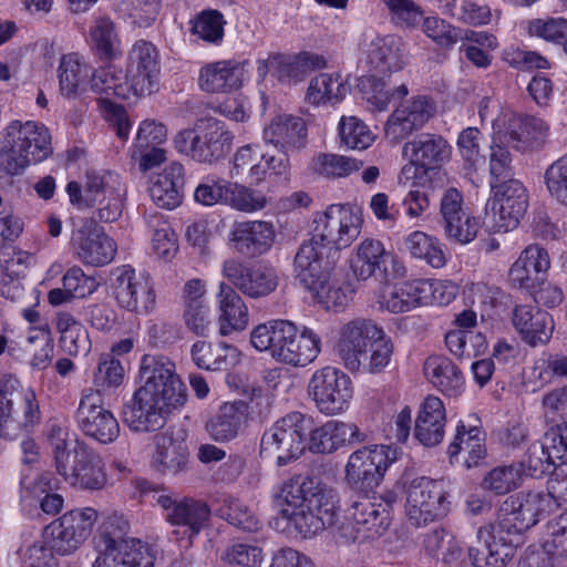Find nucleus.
I'll use <instances>...</instances> for the list:
<instances>
[{
	"instance_id": "obj_1",
	"label": "nucleus",
	"mask_w": 567,
	"mask_h": 567,
	"mask_svg": "<svg viewBox=\"0 0 567 567\" xmlns=\"http://www.w3.org/2000/svg\"><path fill=\"white\" fill-rule=\"evenodd\" d=\"M550 497L543 492H519L501 505L497 518L477 529V545L468 547L474 567H505L523 544V534L549 515Z\"/></svg>"
},
{
	"instance_id": "obj_2",
	"label": "nucleus",
	"mask_w": 567,
	"mask_h": 567,
	"mask_svg": "<svg viewBox=\"0 0 567 567\" xmlns=\"http://www.w3.org/2000/svg\"><path fill=\"white\" fill-rule=\"evenodd\" d=\"M140 379L144 384L123 406V422L135 432L158 431L167 416L185 404L186 386L173 362L150 354L142 358Z\"/></svg>"
},
{
	"instance_id": "obj_3",
	"label": "nucleus",
	"mask_w": 567,
	"mask_h": 567,
	"mask_svg": "<svg viewBox=\"0 0 567 567\" xmlns=\"http://www.w3.org/2000/svg\"><path fill=\"white\" fill-rule=\"evenodd\" d=\"M316 234L309 241H303L298 248L293 267H297L307 281H311V271L327 274L336 269L341 257V248L348 247L361 233L362 215H319L315 219Z\"/></svg>"
},
{
	"instance_id": "obj_4",
	"label": "nucleus",
	"mask_w": 567,
	"mask_h": 567,
	"mask_svg": "<svg viewBox=\"0 0 567 567\" xmlns=\"http://www.w3.org/2000/svg\"><path fill=\"white\" fill-rule=\"evenodd\" d=\"M311 417L292 411L278 419L260 439L261 457H275L278 466L298 460L307 450Z\"/></svg>"
},
{
	"instance_id": "obj_5",
	"label": "nucleus",
	"mask_w": 567,
	"mask_h": 567,
	"mask_svg": "<svg viewBox=\"0 0 567 567\" xmlns=\"http://www.w3.org/2000/svg\"><path fill=\"white\" fill-rule=\"evenodd\" d=\"M233 137L224 122L200 118L193 128L181 131L174 143L179 153L198 163L212 164L230 152Z\"/></svg>"
},
{
	"instance_id": "obj_6",
	"label": "nucleus",
	"mask_w": 567,
	"mask_h": 567,
	"mask_svg": "<svg viewBox=\"0 0 567 567\" xmlns=\"http://www.w3.org/2000/svg\"><path fill=\"white\" fill-rule=\"evenodd\" d=\"M85 177L84 187L74 181L66 186L70 202L76 209L96 208L101 213L121 208V196L124 189L117 174L91 171Z\"/></svg>"
},
{
	"instance_id": "obj_7",
	"label": "nucleus",
	"mask_w": 567,
	"mask_h": 567,
	"mask_svg": "<svg viewBox=\"0 0 567 567\" xmlns=\"http://www.w3.org/2000/svg\"><path fill=\"white\" fill-rule=\"evenodd\" d=\"M337 520L334 496L330 493L321 494L319 498L311 495L298 509L280 508L276 517V527L282 522V529L292 526L301 537L310 538L333 526Z\"/></svg>"
},
{
	"instance_id": "obj_8",
	"label": "nucleus",
	"mask_w": 567,
	"mask_h": 567,
	"mask_svg": "<svg viewBox=\"0 0 567 567\" xmlns=\"http://www.w3.org/2000/svg\"><path fill=\"white\" fill-rule=\"evenodd\" d=\"M350 267L358 280L365 281L373 277L384 285L405 275L404 265L374 239H365L357 247Z\"/></svg>"
},
{
	"instance_id": "obj_9",
	"label": "nucleus",
	"mask_w": 567,
	"mask_h": 567,
	"mask_svg": "<svg viewBox=\"0 0 567 567\" xmlns=\"http://www.w3.org/2000/svg\"><path fill=\"white\" fill-rule=\"evenodd\" d=\"M70 220L72 243L80 260L85 265L102 267L114 259L116 245L95 218L75 215Z\"/></svg>"
},
{
	"instance_id": "obj_10",
	"label": "nucleus",
	"mask_w": 567,
	"mask_h": 567,
	"mask_svg": "<svg viewBox=\"0 0 567 567\" xmlns=\"http://www.w3.org/2000/svg\"><path fill=\"white\" fill-rule=\"evenodd\" d=\"M386 445L364 446L354 451L346 465V482L351 489L370 493L377 487L394 457Z\"/></svg>"
},
{
	"instance_id": "obj_11",
	"label": "nucleus",
	"mask_w": 567,
	"mask_h": 567,
	"mask_svg": "<svg viewBox=\"0 0 567 567\" xmlns=\"http://www.w3.org/2000/svg\"><path fill=\"white\" fill-rule=\"evenodd\" d=\"M449 502L441 481L422 476L411 481L406 489V514L414 526L425 525L447 513Z\"/></svg>"
},
{
	"instance_id": "obj_12",
	"label": "nucleus",
	"mask_w": 567,
	"mask_h": 567,
	"mask_svg": "<svg viewBox=\"0 0 567 567\" xmlns=\"http://www.w3.org/2000/svg\"><path fill=\"white\" fill-rule=\"evenodd\" d=\"M69 461L58 458L56 472L73 487L97 491L104 487L106 474L99 454L84 442L75 441Z\"/></svg>"
},
{
	"instance_id": "obj_13",
	"label": "nucleus",
	"mask_w": 567,
	"mask_h": 567,
	"mask_svg": "<svg viewBox=\"0 0 567 567\" xmlns=\"http://www.w3.org/2000/svg\"><path fill=\"white\" fill-rule=\"evenodd\" d=\"M75 420L86 436L100 443H112L120 435L118 422L113 413L104 408L100 390L85 389L82 391Z\"/></svg>"
},
{
	"instance_id": "obj_14",
	"label": "nucleus",
	"mask_w": 567,
	"mask_h": 567,
	"mask_svg": "<svg viewBox=\"0 0 567 567\" xmlns=\"http://www.w3.org/2000/svg\"><path fill=\"white\" fill-rule=\"evenodd\" d=\"M96 519L97 513L93 508L70 511L49 524L44 534L56 554L69 555L90 536Z\"/></svg>"
},
{
	"instance_id": "obj_15",
	"label": "nucleus",
	"mask_w": 567,
	"mask_h": 567,
	"mask_svg": "<svg viewBox=\"0 0 567 567\" xmlns=\"http://www.w3.org/2000/svg\"><path fill=\"white\" fill-rule=\"evenodd\" d=\"M128 523L123 517L111 516L103 524L99 547L117 567H146L148 561L144 546L136 538H127Z\"/></svg>"
},
{
	"instance_id": "obj_16",
	"label": "nucleus",
	"mask_w": 567,
	"mask_h": 567,
	"mask_svg": "<svg viewBox=\"0 0 567 567\" xmlns=\"http://www.w3.org/2000/svg\"><path fill=\"white\" fill-rule=\"evenodd\" d=\"M451 154V145L441 135L420 134L403 146V155L409 163L402 167L401 174L405 179L415 178L419 169L429 174L447 163Z\"/></svg>"
},
{
	"instance_id": "obj_17",
	"label": "nucleus",
	"mask_w": 567,
	"mask_h": 567,
	"mask_svg": "<svg viewBox=\"0 0 567 567\" xmlns=\"http://www.w3.org/2000/svg\"><path fill=\"white\" fill-rule=\"evenodd\" d=\"M309 394L320 412L338 414L347 408L352 396L351 380L337 368L324 367L312 375Z\"/></svg>"
},
{
	"instance_id": "obj_18",
	"label": "nucleus",
	"mask_w": 567,
	"mask_h": 567,
	"mask_svg": "<svg viewBox=\"0 0 567 567\" xmlns=\"http://www.w3.org/2000/svg\"><path fill=\"white\" fill-rule=\"evenodd\" d=\"M383 329L373 320L355 318L340 328L337 352L344 367L358 371L368 359L369 347L382 337Z\"/></svg>"
},
{
	"instance_id": "obj_19",
	"label": "nucleus",
	"mask_w": 567,
	"mask_h": 567,
	"mask_svg": "<svg viewBox=\"0 0 567 567\" xmlns=\"http://www.w3.org/2000/svg\"><path fill=\"white\" fill-rule=\"evenodd\" d=\"M223 275L235 290L259 299L269 296L278 287L275 268L265 264L246 265L236 259H227L223 265Z\"/></svg>"
},
{
	"instance_id": "obj_20",
	"label": "nucleus",
	"mask_w": 567,
	"mask_h": 567,
	"mask_svg": "<svg viewBox=\"0 0 567 567\" xmlns=\"http://www.w3.org/2000/svg\"><path fill=\"white\" fill-rule=\"evenodd\" d=\"M117 271L113 289L118 306L136 313L151 311L156 300L151 278L143 274H136L130 266H123Z\"/></svg>"
},
{
	"instance_id": "obj_21",
	"label": "nucleus",
	"mask_w": 567,
	"mask_h": 567,
	"mask_svg": "<svg viewBox=\"0 0 567 567\" xmlns=\"http://www.w3.org/2000/svg\"><path fill=\"white\" fill-rule=\"evenodd\" d=\"M155 501L165 511L169 524L186 527L188 538L197 536L209 520L210 508L204 501L166 494H159Z\"/></svg>"
},
{
	"instance_id": "obj_22",
	"label": "nucleus",
	"mask_w": 567,
	"mask_h": 567,
	"mask_svg": "<svg viewBox=\"0 0 567 567\" xmlns=\"http://www.w3.org/2000/svg\"><path fill=\"white\" fill-rule=\"evenodd\" d=\"M434 112L435 107L426 96H415L405 101L389 116L384 126L385 136L398 143L422 128Z\"/></svg>"
},
{
	"instance_id": "obj_23",
	"label": "nucleus",
	"mask_w": 567,
	"mask_h": 567,
	"mask_svg": "<svg viewBox=\"0 0 567 567\" xmlns=\"http://www.w3.org/2000/svg\"><path fill=\"white\" fill-rule=\"evenodd\" d=\"M128 61L127 76L132 93L136 96L151 94L159 72L157 49L146 40H138L131 49Z\"/></svg>"
},
{
	"instance_id": "obj_24",
	"label": "nucleus",
	"mask_w": 567,
	"mask_h": 567,
	"mask_svg": "<svg viewBox=\"0 0 567 567\" xmlns=\"http://www.w3.org/2000/svg\"><path fill=\"white\" fill-rule=\"evenodd\" d=\"M307 449L316 454H330L344 445L360 444L368 435L353 423L331 420L318 427H310Z\"/></svg>"
},
{
	"instance_id": "obj_25",
	"label": "nucleus",
	"mask_w": 567,
	"mask_h": 567,
	"mask_svg": "<svg viewBox=\"0 0 567 567\" xmlns=\"http://www.w3.org/2000/svg\"><path fill=\"white\" fill-rule=\"evenodd\" d=\"M440 282H432L424 279L404 282L390 293L384 300L383 306L393 313H402L417 306L432 302H450L453 295L449 293L445 298L442 292L439 297L436 293L440 291Z\"/></svg>"
},
{
	"instance_id": "obj_26",
	"label": "nucleus",
	"mask_w": 567,
	"mask_h": 567,
	"mask_svg": "<svg viewBox=\"0 0 567 567\" xmlns=\"http://www.w3.org/2000/svg\"><path fill=\"white\" fill-rule=\"evenodd\" d=\"M550 260L546 249L538 245L528 246L509 270L511 282L528 291L545 285Z\"/></svg>"
},
{
	"instance_id": "obj_27",
	"label": "nucleus",
	"mask_w": 567,
	"mask_h": 567,
	"mask_svg": "<svg viewBox=\"0 0 567 567\" xmlns=\"http://www.w3.org/2000/svg\"><path fill=\"white\" fill-rule=\"evenodd\" d=\"M229 240L241 256L257 258L271 248L275 241V229L268 221L239 223L234 226Z\"/></svg>"
},
{
	"instance_id": "obj_28",
	"label": "nucleus",
	"mask_w": 567,
	"mask_h": 567,
	"mask_svg": "<svg viewBox=\"0 0 567 567\" xmlns=\"http://www.w3.org/2000/svg\"><path fill=\"white\" fill-rule=\"evenodd\" d=\"M512 320L522 339L532 347L546 343L551 338L554 320L547 311L538 306H516Z\"/></svg>"
},
{
	"instance_id": "obj_29",
	"label": "nucleus",
	"mask_w": 567,
	"mask_h": 567,
	"mask_svg": "<svg viewBox=\"0 0 567 567\" xmlns=\"http://www.w3.org/2000/svg\"><path fill=\"white\" fill-rule=\"evenodd\" d=\"M155 451L152 456V467L163 475H178L188 467L189 451L184 441L168 433L154 436Z\"/></svg>"
},
{
	"instance_id": "obj_30",
	"label": "nucleus",
	"mask_w": 567,
	"mask_h": 567,
	"mask_svg": "<svg viewBox=\"0 0 567 567\" xmlns=\"http://www.w3.org/2000/svg\"><path fill=\"white\" fill-rule=\"evenodd\" d=\"M367 63L379 73L395 72L404 65V50L401 39L394 35L367 37Z\"/></svg>"
},
{
	"instance_id": "obj_31",
	"label": "nucleus",
	"mask_w": 567,
	"mask_h": 567,
	"mask_svg": "<svg viewBox=\"0 0 567 567\" xmlns=\"http://www.w3.org/2000/svg\"><path fill=\"white\" fill-rule=\"evenodd\" d=\"M184 167L178 162L168 164L162 173L152 178L150 195L154 204L166 210L177 208L182 203Z\"/></svg>"
},
{
	"instance_id": "obj_32",
	"label": "nucleus",
	"mask_w": 567,
	"mask_h": 567,
	"mask_svg": "<svg viewBox=\"0 0 567 567\" xmlns=\"http://www.w3.org/2000/svg\"><path fill=\"white\" fill-rule=\"evenodd\" d=\"M307 127L303 118L290 114L275 116L264 128V140L280 151L300 150L306 144Z\"/></svg>"
},
{
	"instance_id": "obj_33",
	"label": "nucleus",
	"mask_w": 567,
	"mask_h": 567,
	"mask_svg": "<svg viewBox=\"0 0 567 567\" xmlns=\"http://www.w3.org/2000/svg\"><path fill=\"white\" fill-rule=\"evenodd\" d=\"M548 125L534 116L512 115L506 124L503 140L518 151L539 147L547 136Z\"/></svg>"
},
{
	"instance_id": "obj_34",
	"label": "nucleus",
	"mask_w": 567,
	"mask_h": 567,
	"mask_svg": "<svg viewBox=\"0 0 567 567\" xmlns=\"http://www.w3.org/2000/svg\"><path fill=\"white\" fill-rule=\"evenodd\" d=\"M445 422L443 402L436 396H427L415 420L414 435L424 446H435L444 437Z\"/></svg>"
},
{
	"instance_id": "obj_35",
	"label": "nucleus",
	"mask_w": 567,
	"mask_h": 567,
	"mask_svg": "<svg viewBox=\"0 0 567 567\" xmlns=\"http://www.w3.org/2000/svg\"><path fill=\"white\" fill-rule=\"evenodd\" d=\"M349 518L358 532L368 533L369 537L383 535L391 524L388 508H380L377 502L369 497V493H360L349 508Z\"/></svg>"
},
{
	"instance_id": "obj_36",
	"label": "nucleus",
	"mask_w": 567,
	"mask_h": 567,
	"mask_svg": "<svg viewBox=\"0 0 567 567\" xmlns=\"http://www.w3.org/2000/svg\"><path fill=\"white\" fill-rule=\"evenodd\" d=\"M243 65L234 60L208 63L200 69L199 86L206 92H228L241 86Z\"/></svg>"
},
{
	"instance_id": "obj_37",
	"label": "nucleus",
	"mask_w": 567,
	"mask_h": 567,
	"mask_svg": "<svg viewBox=\"0 0 567 567\" xmlns=\"http://www.w3.org/2000/svg\"><path fill=\"white\" fill-rule=\"evenodd\" d=\"M247 415V404L243 401L226 402L205 424L209 437L216 442H229L234 440Z\"/></svg>"
},
{
	"instance_id": "obj_38",
	"label": "nucleus",
	"mask_w": 567,
	"mask_h": 567,
	"mask_svg": "<svg viewBox=\"0 0 567 567\" xmlns=\"http://www.w3.org/2000/svg\"><path fill=\"white\" fill-rule=\"evenodd\" d=\"M357 87L371 112H384L393 99H403L409 94L404 83L394 85L374 75L359 78Z\"/></svg>"
},
{
	"instance_id": "obj_39",
	"label": "nucleus",
	"mask_w": 567,
	"mask_h": 567,
	"mask_svg": "<svg viewBox=\"0 0 567 567\" xmlns=\"http://www.w3.org/2000/svg\"><path fill=\"white\" fill-rule=\"evenodd\" d=\"M9 136H16L22 147L32 156L34 163L48 158L52 154L49 130L32 121L21 123L13 121L8 126Z\"/></svg>"
},
{
	"instance_id": "obj_40",
	"label": "nucleus",
	"mask_w": 567,
	"mask_h": 567,
	"mask_svg": "<svg viewBox=\"0 0 567 567\" xmlns=\"http://www.w3.org/2000/svg\"><path fill=\"white\" fill-rule=\"evenodd\" d=\"M190 354L199 369L209 371H227L239 361L237 348L221 341H197L193 344Z\"/></svg>"
},
{
	"instance_id": "obj_41",
	"label": "nucleus",
	"mask_w": 567,
	"mask_h": 567,
	"mask_svg": "<svg viewBox=\"0 0 567 567\" xmlns=\"http://www.w3.org/2000/svg\"><path fill=\"white\" fill-rule=\"evenodd\" d=\"M295 333V323L289 320H269L260 323L250 332V342L258 351H268L272 358L280 361L281 347Z\"/></svg>"
},
{
	"instance_id": "obj_42",
	"label": "nucleus",
	"mask_w": 567,
	"mask_h": 567,
	"mask_svg": "<svg viewBox=\"0 0 567 567\" xmlns=\"http://www.w3.org/2000/svg\"><path fill=\"white\" fill-rule=\"evenodd\" d=\"M427 380L442 393L456 396L464 383L463 374L454 362L444 355H431L423 365Z\"/></svg>"
},
{
	"instance_id": "obj_43",
	"label": "nucleus",
	"mask_w": 567,
	"mask_h": 567,
	"mask_svg": "<svg viewBox=\"0 0 567 567\" xmlns=\"http://www.w3.org/2000/svg\"><path fill=\"white\" fill-rule=\"evenodd\" d=\"M219 333L228 336L234 331L244 330L248 322V309L243 298L229 285L220 284L219 291Z\"/></svg>"
},
{
	"instance_id": "obj_44",
	"label": "nucleus",
	"mask_w": 567,
	"mask_h": 567,
	"mask_svg": "<svg viewBox=\"0 0 567 567\" xmlns=\"http://www.w3.org/2000/svg\"><path fill=\"white\" fill-rule=\"evenodd\" d=\"M493 196L487 200L485 213H526L528 199L526 189L517 179L499 185L492 183Z\"/></svg>"
},
{
	"instance_id": "obj_45",
	"label": "nucleus",
	"mask_w": 567,
	"mask_h": 567,
	"mask_svg": "<svg viewBox=\"0 0 567 567\" xmlns=\"http://www.w3.org/2000/svg\"><path fill=\"white\" fill-rule=\"evenodd\" d=\"M320 338L311 329L303 328L298 331L295 324V333L286 341L285 349L281 348L280 362L305 367L312 362L320 352Z\"/></svg>"
},
{
	"instance_id": "obj_46",
	"label": "nucleus",
	"mask_w": 567,
	"mask_h": 567,
	"mask_svg": "<svg viewBox=\"0 0 567 567\" xmlns=\"http://www.w3.org/2000/svg\"><path fill=\"white\" fill-rule=\"evenodd\" d=\"M330 493H332V491L321 486L317 478L297 475L282 484L275 502L278 507L286 504V508L298 509L308 502L311 495L319 497L321 494Z\"/></svg>"
},
{
	"instance_id": "obj_47",
	"label": "nucleus",
	"mask_w": 567,
	"mask_h": 567,
	"mask_svg": "<svg viewBox=\"0 0 567 567\" xmlns=\"http://www.w3.org/2000/svg\"><path fill=\"white\" fill-rule=\"evenodd\" d=\"M334 269L327 270V274H319L317 271H311V281L305 280L302 277V272L297 267H293V272L296 278L300 281V284L311 291L313 296L320 301L327 305V307H343L348 302L347 295L340 287H336L331 284V274Z\"/></svg>"
},
{
	"instance_id": "obj_48",
	"label": "nucleus",
	"mask_w": 567,
	"mask_h": 567,
	"mask_svg": "<svg viewBox=\"0 0 567 567\" xmlns=\"http://www.w3.org/2000/svg\"><path fill=\"white\" fill-rule=\"evenodd\" d=\"M89 43L103 60H111L117 54L120 39L111 18L101 16L93 20L89 30Z\"/></svg>"
},
{
	"instance_id": "obj_49",
	"label": "nucleus",
	"mask_w": 567,
	"mask_h": 567,
	"mask_svg": "<svg viewBox=\"0 0 567 567\" xmlns=\"http://www.w3.org/2000/svg\"><path fill=\"white\" fill-rule=\"evenodd\" d=\"M482 432L476 425H466L460 422L456 427L454 441L450 444L447 453L451 458L455 457L462 450L466 451L468 456L465 458L467 467L476 465L484 456L485 449L482 444Z\"/></svg>"
},
{
	"instance_id": "obj_50",
	"label": "nucleus",
	"mask_w": 567,
	"mask_h": 567,
	"mask_svg": "<svg viewBox=\"0 0 567 567\" xmlns=\"http://www.w3.org/2000/svg\"><path fill=\"white\" fill-rule=\"evenodd\" d=\"M90 68L76 53L63 55L59 66V83L62 95L75 97L81 84L87 79Z\"/></svg>"
},
{
	"instance_id": "obj_51",
	"label": "nucleus",
	"mask_w": 567,
	"mask_h": 567,
	"mask_svg": "<svg viewBox=\"0 0 567 567\" xmlns=\"http://www.w3.org/2000/svg\"><path fill=\"white\" fill-rule=\"evenodd\" d=\"M362 163L343 155L319 154L312 158L310 169L324 178H342L358 171Z\"/></svg>"
},
{
	"instance_id": "obj_52",
	"label": "nucleus",
	"mask_w": 567,
	"mask_h": 567,
	"mask_svg": "<svg viewBox=\"0 0 567 567\" xmlns=\"http://www.w3.org/2000/svg\"><path fill=\"white\" fill-rule=\"evenodd\" d=\"M32 156L22 147L16 136H9L7 131L6 137L0 145V174L19 175L31 164Z\"/></svg>"
},
{
	"instance_id": "obj_53",
	"label": "nucleus",
	"mask_w": 567,
	"mask_h": 567,
	"mask_svg": "<svg viewBox=\"0 0 567 567\" xmlns=\"http://www.w3.org/2000/svg\"><path fill=\"white\" fill-rule=\"evenodd\" d=\"M344 86L338 78L321 73L313 78L307 91V100L313 105L339 102L344 94Z\"/></svg>"
},
{
	"instance_id": "obj_54",
	"label": "nucleus",
	"mask_w": 567,
	"mask_h": 567,
	"mask_svg": "<svg viewBox=\"0 0 567 567\" xmlns=\"http://www.w3.org/2000/svg\"><path fill=\"white\" fill-rule=\"evenodd\" d=\"M91 87L97 93L126 99L130 89L128 76L111 66L101 68L92 74Z\"/></svg>"
},
{
	"instance_id": "obj_55",
	"label": "nucleus",
	"mask_w": 567,
	"mask_h": 567,
	"mask_svg": "<svg viewBox=\"0 0 567 567\" xmlns=\"http://www.w3.org/2000/svg\"><path fill=\"white\" fill-rule=\"evenodd\" d=\"M524 464H511L493 468L484 478V486L497 495L507 494L519 485Z\"/></svg>"
},
{
	"instance_id": "obj_56",
	"label": "nucleus",
	"mask_w": 567,
	"mask_h": 567,
	"mask_svg": "<svg viewBox=\"0 0 567 567\" xmlns=\"http://www.w3.org/2000/svg\"><path fill=\"white\" fill-rule=\"evenodd\" d=\"M339 133L341 142L351 150H365L374 140L369 127L355 116H342Z\"/></svg>"
},
{
	"instance_id": "obj_57",
	"label": "nucleus",
	"mask_w": 567,
	"mask_h": 567,
	"mask_svg": "<svg viewBox=\"0 0 567 567\" xmlns=\"http://www.w3.org/2000/svg\"><path fill=\"white\" fill-rule=\"evenodd\" d=\"M228 205L241 212H256L266 208L268 199L260 190L230 182L228 185Z\"/></svg>"
},
{
	"instance_id": "obj_58",
	"label": "nucleus",
	"mask_w": 567,
	"mask_h": 567,
	"mask_svg": "<svg viewBox=\"0 0 567 567\" xmlns=\"http://www.w3.org/2000/svg\"><path fill=\"white\" fill-rule=\"evenodd\" d=\"M481 218L474 215H443V225L449 237L457 243L472 241L481 227Z\"/></svg>"
},
{
	"instance_id": "obj_59",
	"label": "nucleus",
	"mask_w": 567,
	"mask_h": 567,
	"mask_svg": "<svg viewBox=\"0 0 567 567\" xmlns=\"http://www.w3.org/2000/svg\"><path fill=\"white\" fill-rule=\"evenodd\" d=\"M220 517L233 526L248 533L260 529V522L239 499H226L219 509Z\"/></svg>"
},
{
	"instance_id": "obj_60",
	"label": "nucleus",
	"mask_w": 567,
	"mask_h": 567,
	"mask_svg": "<svg viewBox=\"0 0 567 567\" xmlns=\"http://www.w3.org/2000/svg\"><path fill=\"white\" fill-rule=\"evenodd\" d=\"M286 78L296 82L301 81L307 74L327 66L323 55L313 52H300L289 58L285 55Z\"/></svg>"
},
{
	"instance_id": "obj_61",
	"label": "nucleus",
	"mask_w": 567,
	"mask_h": 567,
	"mask_svg": "<svg viewBox=\"0 0 567 567\" xmlns=\"http://www.w3.org/2000/svg\"><path fill=\"white\" fill-rule=\"evenodd\" d=\"M220 560L230 566L258 567L262 560V549L248 543H234L221 551Z\"/></svg>"
},
{
	"instance_id": "obj_62",
	"label": "nucleus",
	"mask_w": 567,
	"mask_h": 567,
	"mask_svg": "<svg viewBox=\"0 0 567 567\" xmlns=\"http://www.w3.org/2000/svg\"><path fill=\"white\" fill-rule=\"evenodd\" d=\"M554 458L556 456L551 453V444L547 446L533 445L528 450L527 458L517 464H524L523 475L537 477L543 474H550L557 467Z\"/></svg>"
},
{
	"instance_id": "obj_63",
	"label": "nucleus",
	"mask_w": 567,
	"mask_h": 567,
	"mask_svg": "<svg viewBox=\"0 0 567 567\" xmlns=\"http://www.w3.org/2000/svg\"><path fill=\"white\" fill-rule=\"evenodd\" d=\"M547 548L554 555L555 567H567V509L554 522Z\"/></svg>"
},
{
	"instance_id": "obj_64",
	"label": "nucleus",
	"mask_w": 567,
	"mask_h": 567,
	"mask_svg": "<svg viewBox=\"0 0 567 567\" xmlns=\"http://www.w3.org/2000/svg\"><path fill=\"white\" fill-rule=\"evenodd\" d=\"M526 29L530 37L561 44L567 34V20L561 18L533 19L527 22Z\"/></svg>"
}]
</instances>
